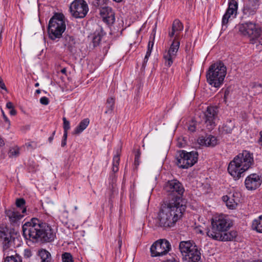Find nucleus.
Returning <instances> with one entry per match:
<instances>
[{
  "label": "nucleus",
  "mask_w": 262,
  "mask_h": 262,
  "mask_svg": "<svg viewBox=\"0 0 262 262\" xmlns=\"http://www.w3.org/2000/svg\"><path fill=\"white\" fill-rule=\"evenodd\" d=\"M26 211V209L23 208V209L22 210V213H25Z\"/></svg>",
  "instance_id": "nucleus-58"
},
{
  "label": "nucleus",
  "mask_w": 262,
  "mask_h": 262,
  "mask_svg": "<svg viewBox=\"0 0 262 262\" xmlns=\"http://www.w3.org/2000/svg\"><path fill=\"white\" fill-rule=\"evenodd\" d=\"M253 164V154L248 150H243L229 163L228 171L235 180H238Z\"/></svg>",
  "instance_id": "nucleus-4"
},
{
  "label": "nucleus",
  "mask_w": 262,
  "mask_h": 262,
  "mask_svg": "<svg viewBox=\"0 0 262 262\" xmlns=\"http://www.w3.org/2000/svg\"><path fill=\"white\" fill-rule=\"evenodd\" d=\"M66 144H67V140H64V139H62V141H61V146L62 147H64L66 145Z\"/></svg>",
  "instance_id": "nucleus-51"
},
{
  "label": "nucleus",
  "mask_w": 262,
  "mask_h": 262,
  "mask_svg": "<svg viewBox=\"0 0 262 262\" xmlns=\"http://www.w3.org/2000/svg\"><path fill=\"white\" fill-rule=\"evenodd\" d=\"M154 39H155V37L154 36L152 37V38H151V37L150 38V40L148 42V49H150V50H152V48H153V46H154Z\"/></svg>",
  "instance_id": "nucleus-38"
},
{
  "label": "nucleus",
  "mask_w": 262,
  "mask_h": 262,
  "mask_svg": "<svg viewBox=\"0 0 262 262\" xmlns=\"http://www.w3.org/2000/svg\"><path fill=\"white\" fill-rule=\"evenodd\" d=\"M179 249L183 258L187 262H198L201 259L200 249L193 242H181Z\"/></svg>",
  "instance_id": "nucleus-9"
},
{
  "label": "nucleus",
  "mask_w": 262,
  "mask_h": 262,
  "mask_svg": "<svg viewBox=\"0 0 262 262\" xmlns=\"http://www.w3.org/2000/svg\"><path fill=\"white\" fill-rule=\"evenodd\" d=\"M6 107L8 108V109H12L14 107V106H13V104L12 102H8L6 104Z\"/></svg>",
  "instance_id": "nucleus-44"
},
{
  "label": "nucleus",
  "mask_w": 262,
  "mask_h": 262,
  "mask_svg": "<svg viewBox=\"0 0 262 262\" xmlns=\"http://www.w3.org/2000/svg\"><path fill=\"white\" fill-rule=\"evenodd\" d=\"M71 15L75 18L85 17L89 11V7L84 0H74L70 6Z\"/></svg>",
  "instance_id": "nucleus-13"
},
{
  "label": "nucleus",
  "mask_w": 262,
  "mask_h": 262,
  "mask_svg": "<svg viewBox=\"0 0 262 262\" xmlns=\"http://www.w3.org/2000/svg\"><path fill=\"white\" fill-rule=\"evenodd\" d=\"M177 157V164L182 168H188L193 166L198 161V154L196 151L186 152L180 150Z\"/></svg>",
  "instance_id": "nucleus-12"
},
{
  "label": "nucleus",
  "mask_w": 262,
  "mask_h": 262,
  "mask_svg": "<svg viewBox=\"0 0 262 262\" xmlns=\"http://www.w3.org/2000/svg\"><path fill=\"white\" fill-rule=\"evenodd\" d=\"M40 102L43 105H48L49 103V100L47 97H42L40 99Z\"/></svg>",
  "instance_id": "nucleus-36"
},
{
  "label": "nucleus",
  "mask_w": 262,
  "mask_h": 262,
  "mask_svg": "<svg viewBox=\"0 0 262 262\" xmlns=\"http://www.w3.org/2000/svg\"><path fill=\"white\" fill-rule=\"evenodd\" d=\"M0 241L3 245L4 252V262H22V259L15 251L10 250L9 248L13 242L11 232L7 228L0 230Z\"/></svg>",
  "instance_id": "nucleus-7"
},
{
  "label": "nucleus",
  "mask_w": 262,
  "mask_h": 262,
  "mask_svg": "<svg viewBox=\"0 0 262 262\" xmlns=\"http://www.w3.org/2000/svg\"><path fill=\"white\" fill-rule=\"evenodd\" d=\"M75 210L77 209V206H75Z\"/></svg>",
  "instance_id": "nucleus-61"
},
{
  "label": "nucleus",
  "mask_w": 262,
  "mask_h": 262,
  "mask_svg": "<svg viewBox=\"0 0 262 262\" xmlns=\"http://www.w3.org/2000/svg\"><path fill=\"white\" fill-rule=\"evenodd\" d=\"M5 2H7L8 0H4Z\"/></svg>",
  "instance_id": "nucleus-62"
},
{
  "label": "nucleus",
  "mask_w": 262,
  "mask_h": 262,
  "mask_svg": "<svg viewBox=\"0 0 262 262\" xmlns=\"http://www.w3.org/2000/svg\"><path fill=\"white\" fill-rule=\"evenodd\" d=\"M63 128L64 131L68 132L69 129L70 128V122L67 120L65 117H63Z\"/></svg>",
  "instance_id": "nucleus-32"
},
{
  "label": "nucleus",
  "mask_w": 262,
  "mask_h": 262,
  "mask_svg": "<svg viewBox=\"0 0 262 262\" xmlns=\"http://www.w3.org/2000/svg\"><path fill=\"white\" fill-rule=\"evenodd\" d=\"M4 144V142H3V140L0 138V146Z\"/></svg>",
  "instance_id": "nucleus-54"
},
{
  "label": "nucleus",
  "mask_w": 262,
  "mask_h": 262,
  "mask_svg": "<svg viewBox=\"0 0 262 262\" xmlns=\"http://www.w3.org/2000/svg\"><path fill=\"white\" fill-rule=\"evenodd\" d=\"M24 236L27 238L39 240L44 242H51L55 237V232L47 223L33 218L30 222H26L23 226Z\"/></svg>",
  "instance_id": "nucleus-1"
},
{
  "label": "nucleus",
  "mask_w": 262,
  "mask_h": 262,
  "mask_svg": "<svg viewBox=\"0 0 262 262\" xmlns=\"http://www.w3.org/2000/svg\"><path fill=\"white\" fill-rule=\"evenodd\" d=\"M115 104V99L112 98H108L106 101V107L108 108V111H113Z\"/></svg>",
  "instance_id": "nucleus-31"
},
{
  "label": "nucleus",
  "mask_w": 262,
  "mask_h": 262,
  "mask_svg": "<svg viewBox=\"0 0 262 262\" xmlns=\"http://www.w3.org/2000/svg\"><path fill=\"white\" fill-rule=\"evenodd\" d=\"M26 145H27V146L28 147H32V144H31V143H29L26 144Z\"/></svg>",
  "instance_id": "nucleus-52"
},
{
  "label": "nucleus",
  "mask_w": 262,
  "mask_h": 262,
  "mask_svg": "<svg viewBox=\"0 0 262 262\" xmlns=\"http://www.w3.org/2000/svg\"><path fill=\"white\" fill-rule=\"evenodd\" d=\"M238 30L243 35L250 38V42L254 44L258 41L262 45L261 30L257 25L251 22H247L238 26Z\"/></svg>",
  "instance_id": "nucleus-11"
},
{
  "label": "nucleus",
  "mask_w": 262,
  "mask_h": 262,
  "mask_svg": "<svg viewBox=\"0 0 262 262\" xmlns=\"http://www.w3.org/2000/svg\"><path fill=\"white\" fill-rule=\"evenodd\" d=\"M114 1H115L116 2H122L123 0H113Z\"/></svg>",
  "instance_id": "nucleus-59"
},
{
  "label": "nucleus",
  "mask_w": 262,
  "mask_h": 262,
  "mask_svg": "<svg viewBox=\"0 0 262 262\" xmlns=\"http://www.w3.org/2000/svg\"><path fill=\"white\" fill-rule=\"evenodd\" d=\"M6 214L9 219L11 223H16L20 220L23 215H21L17 211H14L13 210L8 209L5 211Z\"/></svg>",
  "instance_id": "nucleus-22"
},
{
  "label": "nucleus",
  "mask_w": 262,
  "mask_h": 262,
  "mask_svg": "<svg viewBox=\"0 0 262 262\" xmlns=\"http://www.w3.org/2000/svg\"><path fill=\"white\" fill-rule=\"evenodd\" d=\"M103 2V0H94L93 2V5L96 7H99L102 2Z\"/></svg>",
  "instance_id": "nucleus-40"
},
{
  "label": "nucleus",
  "mask_w": 262,
  "mask_h": 262,
  "mask_svg": "<svg viewBox=\"0 0 262 262\" xmlns=\"http://www.w3.org/2000/svg\"><path fill=\"white\" fill-rule=\"evenodd\" d=\"M122 239L121 238H119L118 239V248H119V250H118V252L119 253H120L121 252V246H122Z\"/></svg>",
  "instance_id": "nucleus-45"
},
{
  "label": "nucleus",
  "mask_w": 262,
  "mask_h": 262,
  "mask_svg": "<svg viewBox=\"0 0 262 262\" xmlns=\"http://www.w3.org/2000/svg\"><path fill=\"white\" fill-rule=\"evenodd\" d=\"M227 74V68L221 61L212 64L206 73L207 82L212 86L220 88L224 81Z\"/></svg>",
  "instance_id": "nucleus-6"
},
{
  "label": "nucleus",
  "mask_w": 262,
  "mask_h": 262,
  "mask_svg": "<svg viewBox=\"0 0 262 262\" xmlns=\"http://www.w3.org/2000/svg\"><path fill=\"white\" fill-rule=\"evenodd\" d=\"M40 90H37L36 91V93H37V94H40Z\"/></svg>",
  "instance_id": "nucleus-57"
},
{
  "label": "nucleus",
  "mask_w": 262,
  "mask_h": 262,
  "mask_svg": "<svg viewBox=\"0 0 262 262\" xmlns=\"http://www.w3.org/2000/svg\"><path fill=\"white\" fill-rule=\"evenodd\" d=\"M229 93L228 91H226L225 92V97H226L227 95Z\"/></svg>",
  "instance_id": "nucleus-56"
},
{
  "label": "nucleus",
  "mask_w": 262,
  "mask_h": 262,
  "mask_svg": "<svg viewBox=\"0 0 262 262\" xmlns=\"http://www.w3.org/2000/svg\"><path fill=\"white\" fill-rule=\"evenodd\" d=\"M198 143L202 146L214 147L217 144L218 140L215 136L208 135L199 137Z\"/></svg>",
  "instance_id": "nucleus-19"
},
{
  "label": "nucleus",
  "mask_w": 262,
  "mask_h": 262,
  "mask_svg": "<svg viewBox=\"0 0 262 262\" xmlns=\"http://www.w3.org/2000/svg\"><path fill=\"white\" fill-rule=\"evenodd\" d=\"M233 128V124L232 123L231 121H230L222 126V127L220 128V131L222 134H230L232 131Z\"/></svg>",
  "instance_id": "nucleus-27"
},
{
  "label": "nucleus",
  "mask_w": 262,
  "mask_h": 262,
  "mask_svg": "<svg viewBox=\"0 0 262 262\" xmlns=\"http://www.w3.org/2000/svg\"><path fill=\"white\" fill-rule=\"evenodd\" d=\"M0 88L3 90H5L6 91H7V89L6 87V85H5L3 79H2V78L1 77H0Z\"/></svg>",
  "instance_id": "nucleus-42"
},
{
  "label": "nucleus",
  "mask_w": 262,
  "mask_h": 262,
  "mask_svg": "<svg viewBox=\"0 0 262 262\" xmlns=\"http://www.w3.org/2000/svg\"><path fill=\"white\" fill-rule=\"evenodd\" d=\"M152 50L147 49V51L146 52L144 59V62L145 63L147 61L148 57L150 56L151 52Z\"/></svg>",
  "instance_id": "nucleus-39"
},
{
  "label": "nucleus",
  "mask_w": 262,
  "mask_h": 262,
  "mask_svg": "<svg viewBox=\"0 0 262 262\" xmlns=\"http://www.w3.org/2000/svg\"><path fill=\"white\" fill-rule=\"evenodd\" d=\"M55 132H56L55 131H54V132H53V133H52V136H50V137L49 138L48 140H49V142H50V143H51V142H52V141H53V139H54V135H55Z\"/></svg>",
  "instance_id": "nucleus-47"
},
{
  "label": "nucleus",
  "mask_w": 262,
  "mask_h": 262,
  "mask_svg": "<svg viewBox=\"0 0 262 262\" xmlns=\"http://www.w3.org/2000/svg\"><path fill=\"white\" fill-rule=\"evenodd\" d=\"M186 206L172 201H167L161 206L158 214L160 226L164 228L173 227L180 220L185 211Z\"/></svg>",
  "instance_id": "nucleus-2"
},
{
  "label": "nucleus",
  "mask_w": 262,
  "mask_h": 262,
  "mask_svg": "<svg viewBox=\"0 0 262 262\" xmlns=\"http://www.w3.org/2000/svg\"><path fill=\"white\" fill-rule=\"evenodd\" d=\"M66 71H67V70L65 68H64L61 70V73H64V74L66 73Z\"/></svg>",
  "instance_id": "nucleus-53"
},
{
  "label": "nucleus",
  "mask_w": 262,
  "mask_h": 262,
  "mask_svg": "<svg viewBox=\"0 0 262 262\" xmlns=\"http://www.w3.org/2000/svg\"><path fill=\"white\" fill-rule=\"evenodd\" d=\"M183 30V25L179 19H175L172 24L171 30L168 32V36L172 38L175 37L173 40L169 49L166 50L163 53L164 64L166 66L170 67L176 58L178 51L180 48V42L178 39L180 33Z\"/></svg>",
  "instance_id": "nucleus-5"
},
{
  "label": "nucleus",
  "mask_w": 262,
  "mask_h": 262,
  "mask_svg": "<svg viewBox=\"0 0 262 262\" xmlns=\"http://www.w3.org/2000/svg\"><path fill=\"white\" fill-rule=\"evenodd\" d=\"M188 130L190 132H194L196 130V123L192 122L188 126Z\"/></svg>",
  "instance_id": "nucleus-37"
},
{
  "label": "nucleus",
  "mask_w": 262,
  "mask_h": 262,
  "mask_svg": "<svg viewBox=\"0 0 262 262\" xmlns=\"http://www.w3.org/2000/svg\"><path fill=\"white\" fill-rule=\"evenodd\" d=\"M230 223L227 216L220 214L212 219L211 227L207 230V235L210 238L222 241L233 240L237 236L234 231H228Z\"/></svg>",
  "instance_id": "nucleus-3"
},
{
  "label": "nucleus",
  "mask_w": 262,
  "mask_h": 262,
  "mask_svg": "<svg viewBox=\"0 0 262 262\" xmlns=\"http://www.w3.org/2000/svg\"><path fill=\"white\" fill-rule=\"evenodd\" d=\"M63 43L64 46L71 53L76 52V41L73 36L69 35H65L63 39Z\"/></svg>",
  "instance_id": "nucleus-21"
},
{
  "label": "nucleus",
  "mask_w": 262,
  "mask_h": 262,
  "mask_svg": "<svg viewBox=\"0 0 262 262\" xmlns=\"http://www.w3.org/2000/svg\"><path fill=\"white\" fill-rule=\"evenodd\" d=\"M238 4L235 0H229L228 3V8L224 15L222 18V25L226 26L228 23L229 18L233 15L234 17L237 13Z\"/></svg>",
  "instance_id": "nucleus-16"
},
{
  "label": "nucleus",
  "mask_w": 262,
  "mask_h": 262,
  "mask_svg": "<svg viewBox=\"0 0 262 262\" xmlns=\"http://www.w3.org/2000/svg\"><path fill=\"white\" fill-rule=\"evenodd\" d=\"M103 20L107 24H113L115 20V13L110 7H104L100 10Z\"/></svg>",
  "instance_id": "nucleus-18"
},
{
  "label": "nucleus",
  "mask_w": 262,
  "mask_h": 262,
  "mask_svg": "<svg viewBox=\"0 0 262 262\" xmlns=\"http://www.w3.org/2000/svg\"><path fill=\"white\" fill-rule=\"evenodd\" d=\"M262 85L260 84H256L254 83L252 86L253 89H257L258 88H261Z\"/></svg>",
  "instance_id": "nucleus-48"
},
{
  "label": "nucleus",
  "mask_w": 262,
  "mask_h": 262,
  "mask_svg": "<svg viewBox=\"0 0 262 262\" xmlns=\"http://www.w3.org/2000/svg\"><path fill=\"white\" fill-rule=\"evenodd\" d=\"M32 255L31 252L29 249H25L24 251V256L27 258L30 257Z\"/></svg>",
  "instance_id": "nucleus-41"
},
{
  "label": "nucleus",
  "mask_w": 262,
  "mask_h": 262,
  "mask_svg": "<svg viewBox=\"0 0 262 262\" xmlns=\"http://www.w3.org/2000/svg\"><path fill=\"white\" fill-rule=\"evenodd\" d=\"M25 200L23 198L17 199L16 200V205L17 207L23 208L25 205Z\"/></svg>",
  "instance_id": "nucleus-34"
},
{
  "label": "nucleus",
  "mask_w": 262,
  "mask_h": 262,
  "mask_svg": "<svg viewBox=\"0 0 262 262\" xmlns=\"http://www.w3.org/2000/svg\"><path fill=\"white\" fill-rule=\"evenodd\" d=\"M66 28L64 16L61 13H56L50 20L48 25V34L52 40L60 38Z\"/></svg>",
  "instance_id": "nucleus-8"
},
{
  "label": "nucleus",
  "mask_w": 262,
  "mask_h": 262,
  "mask_svg": "<svg viewBox=\"0 0 262 262\" xmlns=\"http://www.w3.org/2000/svg\"><path fill=\"white\" fill-rule=\"evenodd\" d=\"M141 152L139 150H138L137 152H136L135 156V165L137 166L140 164L139 159L140 157Z\"/></svg>",
  "instance_id": "nucleus-35"
},
{
  "label": "nucleus",
  "mask_w": 262,
  "mask_h": 262,
  "mask_svg": "<svg viewBox=\"0 0 262 262\" xmlns=\"http://www.w3.org/2000/svg\"><path fill=\"white\" fill-rule=\"evenodd\" d=\"M10 157H16L19 155V149L17 147L11 148L8 152Z\"/></svg>",
  "instance_id": "nucleus-30"
},
{
  "label": "nucleus",
  "mask_w": 262,
  "mask_h": 262,
  "mask_svg": "<svg viewBox=\"0 0 262 262\" xmlns=\"http://www.w3.org/2000/svg\"><path fill=\"white\" fill-rule=\"evenodd\" d=\"M252 228L257 232L262 233V215L253 220Z\"/></svg>",
  "instance_id": "nucleus-24"
},
{
  "label": "nucleus",
  "mask_w": 262,
  "mask_h": 262,
  "mask_svg": "<svg viewBox=\"0 0 262 262\" xmlns=\"http://www.w3.org/2000/svg\"><path fill=\"white\" fill-rule=\"evenodd\" d=\"M38 255L41 262H49L51 260V254L47 250L42 249L39 251Z\"/></svg>",
  "instance_id": "nucleus-26"
},
{
  "label": "nucleus",
  "mask_w": 262,
  "mask_h": 262,
  "mask_svg": "<svg viewBox=\"0 0 262 262\" xmlns=\"http://www.w3.org/2000/svg\"><path fill=\"white\" fill-rule=\"evenodd\" d=\"M171 245L165 239L155 242L151 246L150 252L152 257L161 256L166 254L170 250Z\"/></svg>",
  "instance_id": "nucleus-14"
},
{
  "label": "nucleus",
  "mask_w": 262,
  "mask_h": 262,
  "mask_svg": "<svg viewBox=\"0 0 262 262\" xmlns=\"http://www.w3.org/2000/svg\"><path fill=\"white\" fill-rule=\"evenodd\" d=\"M217 107L209 106L204 112V122L206 127L209 130H212L215 126V119L217 115Z\"/></svg>",
  "instance_id": "nucleus-15"
},
{
  "label": "nucleus",
  "mask_w": 262,
  "mask_h": 262,
  "mask_svg": "<svg viewBox=\"0 0 262 262\" xmlns=\"http://www.w3.org/2000/svg\"><path fill=\"white\" fill-rule=\"evenodd\" d=\"M68 137V132L64 131L63 136L62 137V139L67 140Z\"/></svg>",
  "instance_id": "nucleus-50"
},
{
  "label": "nucleus",
  "mask_w": 262,
  "mask_h": 262,
  "mask_svg": "<svg viewBox=\"0 0 262 262\" xmlns=\"http://www.w3.org/2000/svg\"><path fill=\"white\" fill-rule=\"evenodd\" d=\"M223 200L226 202V206L230 209H233L237 206V204L235 200L227 195L223 196Z\"/></svg>",
  "instance_id": "nucleus-25"
},
{
  "label": "nucleus",
  "mask_w": 262,
  "mask_h": 262,
  "mask_svg": "<svg viewBox=\"0 0 262 262\" xmlns=\"http://www.w3.org/2000/svg\"><path fill=\"white\" fill-rule=\"evenodd\" d=\"M62 262H73V257L69 252H64L61 255Z\"/></svg>",
  "instance_id": "nucleus-29"
},
{
  "label": "nucleus",
  "mask_w": 262,
  "mask_h": 262,
  "mask_svg": "<svg viewBox=\"0 0 262 262\" xmlns=\"http://www.w3.org/2000/svg\"><path fill=\"white\" fill-rule=\"evenodd\" d=\"M38 85H39V83H35V87H37V86H38Z\"/></svg>",
  "instance_id": "nucleus-60"
},
{
  "label": "nucleus",
  "mask_w": 262,
  "mask_h": 262,
  "mask_svg": "<svg viewBox=\"0 0 262 262\" xmlns=\"http://www.w3.org/2000/svg\"><path fill=\"white\" fill-rule=\"evenodd\" d=\"M260 1V0H249L244 6V11L249 14H254L259 7Z\"/></svg>",
  "instance_id": "nucleus-20"
},
{
  "label": "nucleus",
  "mask_w": 262,
  "mask_h": 262,
  "mask_svg": "<svg viewBox=\"0 0 262 262\" xmlns=\"http://www.w3.org/2000/svg\"><path fill=\"white\" fill-rule=\"evenodd\" d=\"M9 113L12 116H15L16 114V111L13 107V108L10 109Z\"/></svg>",
  "instance_id": "nucleus-46"
},
{
  "label": "nucleus",
  "mask_w": 262,
  "mask_h": 262,
  "mask_svg": "<svg viewBox=\"0 0 262 262\" xmlns=\"http://www.w3.org/2000/svg\"><path fill=\"white\" fill-rule=\"evenodd\" d=\"M120 162V155L117 153L113 158L112 171L115 173L118 171Z\"/></svg>",
  "instance_id": "nucleus-28"
},
{
  "label": "nucleus",
  "mask_w": 262,
  "mask_h": 262,
  "mask_svg": "<svg viewBox=\"0 0 262 262\" xmlns=\"http://www.w3.org/2000/svg\"><path fill=\"white\" fill-rule=\"evenodd\" d=\"M2 112L3 117V118H4V120H5V121L8 123V126H10V120L8 119V118L6 116V115L5 114L4 111L2 110Z\"/></svg>",
  "instance_id": "nucleus-43"
},
{
  "label": "nucleus",
  "mask_w": 262,
  "mask_h": 262,
  "mask_svg": "<svg viewBox=\"0 0 262 262\" xmlns=\"http://www.w3.org/2000/svg\"><path fill=\"white\" fill-rule=\"evenodd\" d=\"M177 145L179 147H182L184 146V144L182 143V141H178L177 143Z\"/></svg>",
  "instance_id": "nucleus-49"
},
{
  "label": "nucleus",
  "mask_w": 262,
  "mask_h": 262,
  "mask_svg": "<svg viewBox=\"0 0 262 262\" xmlns=\"http://www.w3.org/2000/svg\"><path fill=\"white\" fill-rule=\"evenodd\" d=\"M245 184L248 190H254L258 188L261 184V180L259 176L253 173L249 175L245 180Z\"/></svg>",
  "instance_id": "nucleus-17"
},
{
  "label": "nucleus",
  "mask_w": 262,
  "mask_h": 262,
  "mask_svg": "<svg viewBox=\"0 0 262 262\" xmlns=\"http://www.w3.org/2000/svg\"><path fill=\"white\" fill-rule=\"evenodd\" d=\"M101 40V37L100 35L98 34L95 35L93 38V43L94 47L98 46Z\"/></svg>",
  "instance_id": "nucleus-33"
},
{
  "label": "nucleus",
  "mask_w": 262,
  "mask_h": 262,
  "mask_svg": "<svg viewBox=\"0 0 262 262\" xmlns=\"http://www.w3.org/2000/svg\"><path fill=\"white\" fill-rule=\"evenodd\" d=\"M167 262H179V261L176 259H173V260H169Z\"/></svg>",
  "instance_id": "nucleus-55"
},
{
  "label": "nucleus",
  "mask_w": 262,
  "mask_h": 262,
  "mask_svg": "<svg viewBox=\"0 0 262 262\" xmlns=\"http://www.w3.org/2000/svg\"><path fill=\"white\" fill-rule=\"evenodd\" d=\"M90 120L88 118H85L80 121L79 125L75 128L74 131V134L78 135L82 132L89 125Z\"/></svg>",
  "instance_id": "nucleus-23"
},
{
  "label": "nucleus",
  "mask_w": 262,
  "mask_h": 262,
  "mask_svg": "<svg viewBox=\"0 0 262 262\" xmlns=\"http://www.w3.org/2000/svg\"><path fill=\"white\" fill-rule=\"evenodd\" d=\"M164 189L168 196V201L172 200L174 203L183 204L182 195L184 188L179 181L177 180L168 181Z\"/></svg>",
  "instance_id": "nucleus-10"
}]
</instances>
